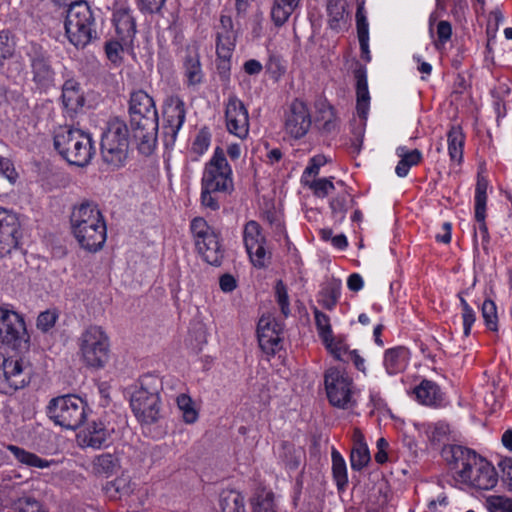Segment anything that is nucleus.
Segmentation results:
<instances>
[{"label":"nucleus","instance_id":"nucleus-17","mask_svg":"<svg viewBox=\"0 0 512 512\" xmlns=\"http://www.w3.org/2000/svg\"><path fill=\"white\" fill-rule=\"evenodd\" d=\"M27 55L33 73V81L37 86L46 89L53 85L55 72L51 66L47 51L37 44H31Z\"/></svg>","mask_w":512,"mask_h":512},{"label":"nucleus","instance_id":"nucleus-40","mask_svg":"<svg viewBox=\"0 0 512 512\" xmlns=\"http://www.w3.org/2000/svg\"><path fill=\"white\" fill-rule=\"evenodd\" d=\"M370 461V453L366 443L354 445L350 454V463L353 470L363 469Z\"/></svg>","mask_w":512,"mask_h":512},{"label":"nucleus","instance_id":"nucleus-14","mask_svg":"<svg viewBox=\"0 0 512 512\" xmlns=\"http://www.w3.org/2000/svg\"><path fill=\"white\" fill-rule=\"evenodd\" d=\"M243 244L253 266L264 268L270 259L267 249V239L261 225L250 220L246 222L242 230Z\"/></svg>","mask_w":512,"mask_h":512},{"label":"nucleus","instance_id":"nucleus-16","mask_svg":"<svg viewBox=\"0 0 512 512\" xmlns=\"http://www.w3.org/2000/svg\"><path fill=\"white\" fill-rule=\"evenodd\" d=\"M225 125L227 131L244 140L249 135V113L244 103L234 94L229 95L225 102Z\"/></svg>","mask_w":512,"mask_h":512},{"label":"nucleus","instance_id":"nucleus-51","mask_svg":"<svg viewBox=\"0 0 512 512\" xmlns=\"http://www.w3.org/2000/svg\"><path fill=\"white\" fill-rule=\"evenodd\" d=\"M122 41H109L105 45V52L107 58L114 64H119L122 61L123 44Z\"/></svg>","mask_w":512,"mask_h":512},{"label":"nucleus","instance_id":"nucleus-35","mask_svg":"<svg viewBox=\"0 0 512 512\" xmlns=\"http://www.w3.org/2000/svg\"><path fill=\"white\" fill-rule=\"evenodd\" d=\"M316 123L325 133H331L338 129V118L334 108L325 101L319 102L316 106Z\"/></svg>","mask_w":512,"mask_h":512},{"label":"nucleus","instance_id":"nucleus-62","mask_svg":"<svg viewBox=\"0 0 512 512\" xmlns=\"http://www.w3.org/2000/svg\"><path fill=\"white\" fill-rule=\"evenodd\" d=\"M328 12L330 17V26L335 28L340 20L344 17V7L337 4H329Z\"/></svg>","mask_w":512,"mask_h":512},{"label":"nucleus","instance_id":"nucleus-37","mask_svg":"<svg viewBox=\"0 0 512 512\" xmlns=\"http://www.w3.org/2000/svg\"><path fill=\"white\" fill-rule=\"evenodd\" d=\"M332 457V474L339 490H344L348 484L347 467L344 458L336 450L333 449Z\"/></svg>","mask_w":512,"mask_h":512},{"label":"nucleus","instance_id":"nucleus-43","mask_svg":"<svg viewBox=\"0 0 512 512\" xmlns=\"http://www.w3.org/2000/svg\"><path fill=\"white\" fill-rule=\"evenodd\" d=\"M482 317L484 319L485 325L491 331L498 330V315L496 304L490 300L486 299L481 307Z\"/></svg>","mask_w":512,"mask_h":512},{"label":"nucleus","instance_id":"nucleus-56","mask_svg":"<svg viewBox=\"0 0 512 512\" xmlns=\"http://www.w3.org/2000/svg\"><path fill=\"white\" fill-rule=\"evenodd\" d=\"M57 318L58 316L54 311L47 310L40 313L37 318L38 329L44 332L48 331L55 325Z\"/></svg>","mask_w":512,"mask_h":512},{"label":"nucleus","instance_id":"nucleus-49","mask_svg":"<svg viewBox=\"0 0 512 512\" xmlns=\"http://www.w3.org/2000/svg\"><path fill=\"white\" fill-rule=\"evenodd\" d=\"M436 34L437 40L434 42V45L437 50H440L452 37V26L450 22L446 20L439 21L437 24Z\"/></svg>","mask_w":512,"mask_h":512},{"label":"nucleus","instance_id":"nucleus-26","mask_svg":"<svg viewBox=\"0 0 512 512\" xmlns=\"http://www.w3.org/2000/svg\"><path fill=\"white\" fill-rule=\"evenodd\" d=\"M410 353L404 346L387 349L383 355V366L389 375L402 373L409 362Z\"/></svg>","mask_w":512,"mask_h":512},{"label":"nucleus","instance_id":"nucleus-63","mask_svg":"<svg viewBox=\"0 0 512 512\" xmlns=\"http://www.w3.org/2000/svg\"><path fill=\"white\" fill-rule=\"evenodd\" d=\"M210 144V138L209 135L205 132H200L194 142H193V150L197 153H203L205 150L208 149Z\"/></svg>","mask_w":512,"mask_h":512},{"label":"nucleus","instance_id":"nucleus-12","mask_svg":"<svg viewBox=\"0 0 512 512\" xmlns=\"http://www.w3.org/2000/svg\"><path fill=\"white\" fill-rule=\"evenodd\" d=\"M190 230L196 249L202 258L210 265H220L224 251L214 229L208 225L204 218L197 217L191 221Z\"/></svg>","mask_w":512,"mask_h":512},{"label":"nucleus","instance_id":"nucleus-19","mask_svg":"<svg viewBox=\"0 0 512 512\" xmlns=\"http://www.w3.org/2000/svg\"><path fill=\"white\" fill-rule=\"evenodd\" d=\"M20 238V222L18 216L0 207V254L10 253L16 248Z\"/></svg>","mask_w":512,"mask_h":512},{"label":"nucleus","instance_id":"nucleus-32","mask_svg":"<svg viewBox=\"0 0 512 512\" xmlns=\"http://www.w3.org/2000/svg\"><path fill=\"white\" fill-rule=\"evenodd\" d=\"M84 96L75 80H67L62 88V102L66 109L76 112L84 105Z\"/></svg>","mask_w":512,"mask_h":512},{"label":"nucleus","instance_id":"nucleus-22","mask_svg":"<svg viewBox=\"0 0 512 512\" xmlns=\"http://www.w3.org/2000/svg\"><path fill=\"white\" fill-rule=\"evenodd\" d=\"M236 38L237 35L232 18L227 15H221L215 32L216 55L232 56L236 46Z\"/></svg>","mask_w":512,"mask_h":512},{"label":"nucleus","instance_id":"nucleus-11","mask_svg":"<svg viewBox=\"0 0 512 512\" xmlns=\"http://www.w3.org/2000/svg\"><path fill=\"white\" fill-rule=\"evenodd\" d=\"M324 385L331 405L341 409L355 406V387L353 379L345 370L329 368L324 374Z\"/></svg>","mask_w":512,"mask_h":512},{"label":"nucleus","instance_id":"nucleus-39","mask_svg":"<svg viewBox=\"0 0 512 512\" xmlns=\"http://www.w3.org/2000/svg\"><path fill=\"white\" fill-rule=\"evenodd\" d=\"M297 7L282 0H274L271 8V19L276 26L285 24Z\"/></svg>","mask_w":512,"mask_h":512},{"label":"nucleus","instance_id":"nucleus-18","mask_svg":"<svg viewBox=\"0 0 512 512\" xmlns=\"http://www.w3.org/2000/svg\"><path fill=\"white\" fill-rule=\"evenodd\" d=\"M311 126V115L306 103L295 99L284 116V129L287 134L299 139L307 134Z\"/></svg>","mask_w":512,"mask_h":512},{"label":"nucleus","instance_id":"nucleus-7","mask_svg":"<svg viewBox=\"0 0 512 512\" xmlns=\"http://www.w3.org/2000/svg\"><path fill=\"white\" fill-rule=\"evenodd\" d=\"M68 7L65 20L66 36L76 48H84L96 37L93 12L88 3L81 0Z\"/></svg>","mask_w":512,"mask_h":512},{"label":"nucleus","instance_id":"nucleus-57","mask_svg":"<svg viewBox=\"0 0 512 512\" xmlns=\"http://www.w3.org/2000/svg\"><path fill=\"white\" fill-rule=\"evenodd\" d=\"M166 0H136L138 9L143 13L158 12Z\"/></svg>","mask_w":512,"mask_h":512},{"label":"nucleus","instance_id":"nucleus-20","mask_svg":"<svg viewBox=\"0 0 512 512\" xmlns=\"http://www.w3.org/2000/svg\"><path fill=\"white\" fill-rule=\"evenodd\" d=\"M281 328L271 316H262L257 326L258 342L261 349L267 354H275L281 345Z\"/></svg>","mask_w":512,"mask_h":512},{"label":"nucleus","instance_id":"nucleus-50","mask_svg":"<svg viewBox=\"0 0 512 512\" xmlns=\"http://www.w3.org/2000/svg\"><path fill=\"white\" fill-rule=\"evenodd\" d=\"M216 70L223 82H228L231 71V55H216Z\"/></svg>","mask_w":512,"mask_h":512},{"label":"nucleus","instance_id":"nucleus-58","mask_svg":"<svg viewBox=\"0 0 512 512\" xmlns=\"http://www.w3.org/2000/svg\"><path fill=\"white\" fill-rule=\"evenodd\" d=\"M326 163V158L323 155H316L309 161L308 166L305 168L303 179L306 176H316L319 173V169Z\"/></svg>","mask_w":512,"mask_h":512},{"label":"nucleus","instance_id":"nucleus-27","mask_svg":"<svg viewBox=\"0 0 512 512\" xmlns=\"http://www.w3.org/2000/svg\"><path fill=\"white\" fill-rule=\"evenodd\" d=\"M416 399L423 405L438 406L443 400V394L439 386L430 380H423L414 388Z\"/></svg>","mask_w":512,"mask_h":512},{"label":"nucleus","instance_id":"nucleus-42","mask_svg":"<svg viewBox=\"0 0 512 512\" xmlns=\"http://www.w3.org/2000/svg\"><path fill=\"white\" fill-rule=\"evenodd\" d=\"M489 512H512V499L502 495H490L485 501Z\"/></svg>","mask_w":512,"mask_h":512},{"label":"nucleus","instance_id":"nucleus-59","mask_svg":"<svg viewBox=\"0 0 512 512\" xmlns=\"http://www.w3.org/2000/svg\"><path fill=\"white\" fill-rule=\"evenodd\" d=\"M502 471V481L507 485L509 491L512 492V458H505L499 464Z\"/></svg>","mask_w":512,"mask_h":512},{"label":"nucleus","instance_id":"nucleus-45","mask_svg":"<svg viewBox=\"0 0 512 512\" xmlns=\"http://www.w3.org/2000/svg\"><path fill=\"white\" fill-rule=\"evenodd\" d=\"M15 52V43L11 34L7 30L0 31V67L4 61L13 57Z\"/></svg>","mask_w":512,"mask_h":512},{"label":"nucleus","instance_id":"nucleus-60","mask_svg":"<svg viewBox=\"0 0 512 512\" xmlns=\"http://www.w3.org/2000/svg\"><path fill=\"white\" fill-rule=\"evenodd\" d=\"M340 292L338 289H330L323 293L322 299L320 300V304L328 309L332 310L339 298Z\"/></svg>","mask_w":512,"mask_h":512},{"label":"nucleus","instance_id":"nucleus-54","mask_svg":"<svg viewBox=\"0 0 512 512\" xmlns=\"http://www.w3.org/2000/svg\"><path fill=\"white\" fill-rule=\"evenodd\" d=\"M0 175L8 179L10 183H15L18 173L10 159L0 155Z\"/></svg>","mask_w":512,"mask_h":512},{"label":"nucleus","instance_id":"nucleus-36","mask_svg":"<svg viewBox=\"0 0 512 512\" xmlns=\"http://www.w3.org/2000/svg\"><path fill=\"white\" fill-rule=\"evenodd\" d=\"M221 512H246L244 497L235 490L223 491L220 495Z\"/></svg>","mask_w":512,"mask_h":512},{"label":"nucleus","instance_id":"nucleus-25","mask_svg":"<svg viewBox=\"0 0 512 512\" xmlns=\"http://www.w3.org/2000/svg\"><path fill=\"white\" fill-rule=\"evenodd\" d=\"M114 427L109 426L103 420L93 421L84 432L83 443L88 447L100 449L110 439Z\"/></svg>","mask_w":512,"mask_h":512},{"label":"nucleus","instance_id":"nucleus-1","mask_svg":"<svg viewBox=\"0 0 512 512\" xmlns=\"http://www.w3.org/2000/svg\"><path fill=\"white\" fill-rule=\"evenodd\" d=\"M449 452L457 483L477 490H492L497 485L498 473L491 462L459 445L451 446Z\"/></svg>","mask_w":512,"mask_h":512},{"label":"nucleus","instance_id":"nucleus-47","mask_svg":"<svg viewBox=\"0 0 512 512\" xmlns=\"http://www.w3.org/2000/svg\"><path fill=\"white\" fill-rule=\"evenodd\" d=\"M303 182L313 191L315 196L321 198L326 197L335 188L332 181L327 178L316 179L311 182L303 180Z\"/></svg>","mask_w":512,"mask_h":512},{"label":"nucleus","instance_id":"nucleus-15","mask_svg":"<svg viewBox=\"0 0 512 512\" xmlns=\"http://www.w3.org/2000/svg\"><path fill=\"white\" fill-rule=\"evenodd\" d=\"M29 336L23 318L14 311L0 308V341L14 349L26 348Z\"/></svg>","mask_w":512,"mask_h":512},{"label":"nucleus","instance_id":"nucleus-61","mask_svg":"<svg viewBox=\"0 0 512 512\" xmlns=\"http://www.w3.org/2000/svg\"><path fill=\"white\" fill-rule=\"evenodd\" d=\"M485 218H486V209H483L482 216H479L477 214V210H475V219L479 223V233L481 235L482 244H483L484 248H486V246L490 240L488 227L486 225Z\"/></svg>","mask_w":512,"mask_h":512},{"label":"nucleus","instance_id":"nucleus-55","mask_svg":"<svg viewBox=\"0 0 512 512\" xmlns=\"http://www.w3.org/2000/svg\"><path fill=\"white\" fill-rule=\"evenodd\" d=\"M254 512H276L274 509L273 494L268 492L257 497Z\"/></svg>","mask_w":512,"mask_h":512},{"label":"nucleus","instance_id":"nucleus-4","mask_svg":"<svg viewBox=\"0 0 512 512\" xmlns=\"http://www.w3.org/2000/svg\"><path fill=\"white\" fill-rule=\"evenodd\" d=\"M54 147L69 164L84 167L95 154L89 133L71 126H59L54 131Z\"/></svg>","mask_w":512,"mask_h":512},{"label":"nucleus","instance_id":"nucleus-28","mask_svg":"<svg viewBox=\"0 0 512 512\" xmlns=\"http://www.w3.org/2000/svg\"><path fill=\"white\" fill-rule=\"evenodd\" d=\"M120 468V459L112 453L95 456L91 462V472L95 476L109 478Z\"/></svg>","mask_w":512,"mask_h":512},{"label":"nucleus","instance_id":"nucleus-13","mask_svg":"<svg viewBox=\"0 0 512 512\" xmlns=\"http://www.w3.org/2000/svg\"><path fill=\"white\" fill-rule=\"evenodd\" d=\"M30 381L29 366L22 359L7 357L0 347V392L11 394Z\"/></svg>","mask_w":512,"mask_h":512},{"label":"nucleus","instance_id":"nucleus-5","mask_svg":"<svg viewBox=\"0 0 512 512\" xmlns=\"http://www.w3.org/2000/svg\"><path fill=\"white\" fill-rule=\"evenodd\" d=\"M129 115L134 137L143 143L154 141L158 131V113L153 98L143 90L133 92Z\"/></svg>","mask_w":512,"mask_h":512},{"label":"nucleus","instance_id":"nucleus-29","mask_svg":"<svg viewBox=\"0 0 512 512\" xmlns=\"http://www.w3.org/2000/svg\"><path fill=\"white\" fill-rule=\"evenodd\" d=\"M6 449L14 456L19 464L29 468L45 469L55 463L54 460L41 458L35 453L29 452L16 445H8Z\"/></svg>","mask_w":512,"mask_h":512},{"label":"nucleus","instance_id":"nucleus-53","mask_svg":"<svg viewBox=\"0 0 512 512\" xmlns=\"http://www.w3.org/2000/svg\"><path fill=\"white\" fill-rule=\"evenodd\" d=\"M356 25L358 38H369V24L362 5L356 11Z\"/></svg>","mask_w":512,"mask_h":512},{"label":"nucleus","instance_id":"nucleus-38","mask_svg":"<svg viewBox=\"0 0 512 512\" xmlns=\"http://www.w3.org/2000/svg\"><path fill=\"white\" fill-rule=\"evenodd\" d=\"M176 404L181 412L182 419L186 424H193L197 421L199 414L195 408L192 398L189 395L185 393L179 394L176 397Z\"/></svg>","mask_w":512,"mask_h":512},{"label":"nucleus","instance_id":"nucleus-33","mask_svg":"<svg viewBox=\"0 0 512 512\" xmlns=\"http://www.w3.org/2000/svg\"><path fill=\"white\" fill-rule=\"evenodd\" d=\"M448 153L450 160L460 164L463 160V149L465 143V135L462 128L453 125L447 133Z\"/></svg>","mask_w":512,"mask_h":512},{"label":"nucleus","instance_id":"nucleus-31","mask_svg":"<svg viewBox=\"0 0 512 512\" xmlns=\"http://www.w3.org/2000/svg\"><path fill=\"white\" fill-rule=\"evenodd\" d=\"M354 77L356 79L357 111L361 117H365L370 101L366 69L359 67L354 71Z\"/></svg>","mask_w":512,"mask_h":512},{"label":"nucleus","instance_id":"nucleus-6","mask_svg":"<svg viewBox=\"0 0 512 512\" xmlns=\"http://www.w3.org/2000/svg\"><path fill=\"white\" fill-rule=\"evenodd\" d=\"M161 380L154 375H144L140 379V386L134 391L130 405L136 418L144 423L156 422L160 416Z\"/></svg>","mask_w":512,"mask_h":512},{"label":"nucleus","instance_id":"nucleus-3","mask_svg":"<svg viewBox=\"0 0 512 512\" xmlns=\"http://www.w3.org/2000/svg\"><path fill=\"white\" fill-rule=\"evenodd\" d=\"M72 234L80 247L88 252H97L106 241V224L98 206L83 202L71 214Z\"/></svg>","mask_w":512,"mask_h":512},{"label":"nucleus","instance_id":"nucleus-48","mask_svg":"<svg viewBox=\"0 0 512 512\" xmlns=\"http://www.w3.org/2000/svg\"><path fill=\"white\" fill-rule=\"evenodd\" d=\"M314 316L319 337L322 340H328L333 335L329 316L317 308L314 309Z\"/></svg>","mask_w":512,"mask_h":512},{"label":"nucleus","instance_id":"nucleus-64","mask_svg":"<svg viewBox=\"0 0 512 512\" xmlns=\"http://www.w3.org/2000/svg\"><path fill=\"white\" fill-rule=\"evenodd\" d=\"M448 498L445 494L439 495L436 499H431L428 503L430 512H443L448 506Z\"/></svg>","mask_w":512,"mask_h":512},{"label":"nucleus","instance_id":"nucleus-24","mask_svg":"<svg viewBox=\"0 0 512 512\" xmlns=\"http://www.w3.org/2000/svg\"><path fill=\"white\" fill-rule=\"evenodd\" d=\"M183 68L189 86H195L202 82L203 71L200 62L199 48L196 44L186 46Z\"/></svg>","mask_w":512,"mask_h":512},{"label":"nucleus","instance_id":"nucleus-8","mask_svg":"<svg viewBox=\"0 0 512 512\" xmlns=\"http://www.w3.org/2000/svg\"><path fill=\"white\" fill-rule=\"evenodd\" d=\"M128 152V128L126 123L113 118L108 122L101 139V155L104 163L111 168L121 167Z\"/></svg>","mask_w":512,"mask_h":512},{"label":"nucleus","instance_id":"nucleus-21","mask_svg":"<svg viewBox=\"0 0 512 512\" xmlns=\"http://www.w3.org/2000/svg\"><path fill=\"white\" fill-rule=\"evenodd\" d=\"M186 116L185 104L178 96H170L166 99L163 108L166 134L173 139L184 124Z\"/></svg>","mask_w":512,"mask_h":512},{"label":"nucleus","instance_id":"nucleus-2","mask_svg":"<svg viewBox=\"0 0 512 512\" xmlns=\"http://www.w3.org/2000/svg\"><path fill=\"white\" fill-rule=\"evenodd\" d=\"M234 191L233 171L225 152L217 147L210 160L205 164L201 178V204L212 211L220 208L221 196L231 195Z\"/></svg>","mask_w":512,"mask_h":512},{"label":"nucleus","instance_id":"nucleus-44","mask_svg":"<svg viewBox=\"0 0 512 512\" xmlns=\"http://www.w3.org/2000/svg\"><path fill=\"white\" fill-rule=\"evenodd\" d=\"M327 350L339 361H347L349 350L346 344L339 339H335L333 335L328 340H322Z\"/></svg>","mask_w":512,"mask_h":512},{"label":"nucleus","instance_id":"nucleus-10","mask_svg":"<svg viewBox=\"0 0 512 512\" xmlns=\"http://www.w3.org/2000/svg\"><path fill=\"white\" fill-rule=\"evenodd\" d=\"M86 403L76 395L54 398L48 405V415L55 424L75 430L86 419Z\"/></svg>","mask_w":512,"mask_h":512},{"label":"nucleus","instance_id":"nucleus-46","mask_svg":"<svg viewBox=\"0 0 512 512\" xmlns=\"http://www.w3.org/2000/svg\"><path fill=\"white\" fill-rule=\"evenodd\" d=\"M274 290L276 302L279 305L282 314L287 317L290 314V302L287 287L282 280H278Z\"/></svg>","mask_w":512,"mask_h":512},{"label":"nucleus","instance_id":"nucleus-9","mask_svg":"<svg viewBox=\"0 0 512 512\" xmlns=\"http://www.w3.org/2000/svg\"><path fill=\"white\" fill-rule=\"evenodd\" d=\"M79 354L87 367L100 369L109 359V337L102 327L91 325L79 336Z\"/></svg>","mask_w":512,"mask_h":512},{"label":"nucleus","instance_id":"nucleus-23","mask_svg":"<svg viewBox=\"0 0 512 512\" xmlns=\"http://www.w3.org/2000/svg\"><path fill=\"white\" fill-rule=\"evenodd\" d=\"M112 21L119 40L125 45L132 42L136 34V23L131 9L127 6L117 7L113 12Z\"/></svg>","mask_w":512,"mask_h":512},{"label":"nucleus","instance_id":"nucleus-34","mask_svg":"<svg viewBox=\"0 0 512 512\" xmlns=\"http://www.w3.org/2000/svg\"><path fill=\"white\" fill-rule=\"evenodd\" d=\"M396 153L400 157V161L395 168V173L399 177L407 176L410 168L422 161V153L418 149L408 150L405 146H400L397 148Z\"/></svg>","mask_w":512,"mask_h":512},{"label":"nucleus","instance_id":"nucleus-52","mask_svg":"<svg viewBox=\"0 0 512 512\" xmlns=\"http://www.w3.org/2000/svg\"><path fill=\"white\" fill-rule=\"evenodd\" d=\"M330 208L332 210L333 217L336 219V221H343L348 209L347 197L342 196L332 199L330 202Z\"/></svg>","mask_w":512,"mask_h":512},{"label":"nucleus","instance_id":"nucleus-30","mask_svg":"<svg viewBox=\"0 0 512 512\" xmlns=\"http://www.w3.org/2000/svg\"><path fill=\"white\" fill-rule=\"evenodd\" d=\"M104 490L112 498L128 497L135 492L136 483L129 475L122 473L114 480L107 482Z\"/></svg>","mask_w":512,"mask_h":512},{"label":"nucleus","instance_id":"nucleus-41","mask_svg":"<svg viewBox=\"0 0 512 512\" xmlns=\"http://www.w3.org/2000/svg\"><path fill=\"white\" fill-rule=\"evenodd\" d=\"M487 188V179L481 175H478L474 196V209L477 210V214L479 216H482L483 209H486Z\"/></svg>","mask_w":512,"mask_h":512}]
</instances>
